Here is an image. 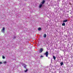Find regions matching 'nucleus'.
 I'll use <instances>...</instances> for the list:
<instances>
[{
  "label": "nucleus",
  "instance_id": "12",
  "mask_svg": "<svg viewBox=\"0 0 73 73\" xmlns=\"http://www.w3.org/2000/svg\"><path fill=\"white\" fill-rule=\"evenodd\" d=\"M46 34H44V35L43 37H46Z\"/></svg>",
  "mask_w": 73,
  "mask_h": 73
},
{
  "label": "nucleus",
  "instance_id": "8",
  "mask_svg": "<svg viewBox=\"0 0 73 73\" xmlns=\"http://www.w3.org/2000/svg\"><path fill=\"white\" fill-rule=\"evenodd\" d=\"M23 66H24V68H26V66H27V65H25V64H24Z\"/></svg>",
  "mask_w": 73,
  "mask_h": 73
},
{
  "label": "nucleus",
  "instance_id": "4",
  "mask_svg": "<svg viewBox=\"0 0 73 73\" xmlns=\"http://www.w3.org/2000/svg\"><path fill=\"white\" fill-rule=\"evenodd\" d=\"M42 3V4H44V3H45V1L43 0L42 2H41Z\"/></svg>",
  "mask_w": 73,
  "mask_h": 73
},
{
  "label": "nucleus",
  "instance_id": "17",
  "mask_svg": "<svg viewBox=\"0 0 73 73\" xmlns=\"http://www.w3.org/2000/svg\"><path fill=\"white\" fill-rule=\"evenodd\" d=\"M42 57V56H41V57Z\"/></svg>",
  "mask_w": 73,
  "mask_h": 73
},
{
  "label": "nucleus",
  "instance_id": "9",
  "mask_svg": "<svg viewBox=\"0 0 73 73\" xmlns=\"http://www.w3.org/2000/svg\"><path fill=\"white\" fill-rule=\"evenodd\" d=\"M67 21H68V20H66L63 21V22H67Z\"/></svg>",
  "mask_w": 73,
  "mask_h": 73
},
{
  "label": "nucleus",
  "instance_id": "14",
  "mask_svg": "<svg viewBox=\"0 0 73 73\" xmlns=\"http://www.w3.org/2000/svg\"><path fill=\"white\" fill-rule=\"evenodd\" d=\"M2 58L3 59H4V58H5V57H4V56H3Z\"/></svg>",
  "mask_w": 73,
  "mask_h": 73
},
{
  "label": "nucleus",
  "instance_id": "16",
  "mask_svg": "<svg viewBox=\"0 0 73 73\" xmlns=\"http://www.w3.org/2000/svg\"><path fill=\"white\" fill-rule=\"evenodd\" d=\"M2 64V62H0V64Z\"/></svg>",
  "mask_w": 73,
  "mask_h": 73
},
{
  "label": "nucleus",
  "instance_id": "13",
  "mask_svg": "<svg viewBox=\"0 0 73 73\" xmlns=\"http://www.w3.org/2000/svg\"><path fill=\"white\" fill-rule=\"evenodd\" d=\"M27 71H28V70L27 69L26 70H25V72H27Z\"/></svg>",
  "mask_w": 73,
  "mask_h": 73
},
{
  "label": "nucleus",
  "instance_id": "3",
  "mask_svg": "<svg viewBox=\"0 0 73 73\" xmlns=\"http://www.w3.org/2000/svg\"><path fill=\"white\" fill-rule=\"evenodd\" d=\"M44 55H46V57H48V52L46 51L44 54Z\"/></svg>",
  "mask_w": 73,
  "mask_h": 73
},
{
  "label": "nucleus",
  "instance_id": "7",
  "mask_svg": "<svg viewBox=\"0 0 73 73\" xmlns=\"http://www.w3.org/2000/svg\"><path fill=\"white\" fill-rule=\"evenodd\" d=\"M62 25V26H65V23H63Z\"/></svg>",
  "mask_w": 73,
  "mask_h": 73
},
{
  "label": "nucleus",
  "instance_id": "11",
  "mask_svg": "<svg viewBox=\"0 0 73 73\" xmlns=\"http://www.w3.org/2000/svg\"><path fill=\"white\" fill-rule=\"evenodd\" d=\"M63 64V62H62L60 63V65L61 66H62V65Z\"/></svg>",
  "mask_w": 73,
  "mask_h": 73
},
{
  "label": "nucleus",
  "instance_id": "2",
  "mask_svg": "<svg viewBox=\"0 0 73 73\" xmlns=\"http://www.w3.org/2000/svg\"><path fill=\"white\" fill-rule=\"evenodd\" d=\"M43 51V48H41L40 49V50L39 51V53H42V52Z\"/></svg>",
  "mask_w": 73,
  "mask_h": 73
},
{
  "label": "nucleus",
  "instance_id": "10",
  "mask_svg": "<svg viewBox=\"0 0 73 73\" xmlns=\"http://www.w3.org/2000/svg\"><path fill=\"white\" fill-rule=\"evenodd\" d=\"M53 58L55 60H56V57L54 56H53Z\"/></svg>",
  "mask_w": 73,
  "mask_h": 73
},
{
  "label": "nucleus",
  "instance_id": "15",
  "mask_svg": "<svg viewBox=\"0 0 73 73\" xmlns=\"http://www.w3.org/2000/svg\"><path fill=\"white\" fill-rule=\"evenodd\" d=\"M3 63H4V64H6V63H7V62H3Z\"/></svg>",
  "mask_w": 73,
  "mask_h": 73
},
{
  "label": "nucleus",
  "instance_id": "5",
  "mask_svg": "<svg viewBox=\"0 0 73 73\" xmlns=\"http://www.w3.org/2000/svg\"><path fill=\"white\" fill-rule=\"evenodd\" d=\"M42 4H40L39 5V7L40 8H41V7H42Z\"/></svg>",
  "mask_w": 73,
  "mask_h": 73
},
{
  "label": "nucleus",
  "instance_id": "6",
  "mask_svg": "<svg viewBox=\"0 0 73 73\" xmlns=\"http://www.w3.org/2000/svg\"><path fill=\"white\" fill-rule=\"evenodd\" d=\"M41 28L40 27H39L38 29V31H41Z\"/></svg>",
  "mask_w": 73,
  "mask_h": 73
},
{
  "label": "nucleus",
  "instance_id": "1",
  "mask_svg": "<svg viewBox=\"0 0 73 73\" xmlns=\"http://www.w3.org/2000/svg\"><path fill=\"white\" fill-rule=\"evenodd\" d=\"M1 32H2V33H5V27H3L2 28V29L1 30Z\"/></svg>",
  "mask_w": 73,
  "mask_h": 73
}]
</instances>
